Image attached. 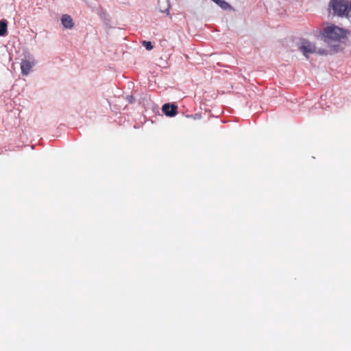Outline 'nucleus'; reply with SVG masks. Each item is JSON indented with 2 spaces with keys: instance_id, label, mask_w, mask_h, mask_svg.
<instances>
[{
  "instance_id": "7ed1b4c3",
  "label": "nucleus",
  "mask_w": 351,
  "mask_h": 351,
  "mask_svg": "<svg viewBox=\"0 0 351 351\" xmlns=\"http://www.w3.org/2000/svg\"><path fill=\"white\" fill-rule=\"evenodd\" d=\"M298 49L306 58H308L310 54L315 53L316 51L315 44L304 38H302L298 43Z\"/></svg>"
},
{
  "instance_id": "9d476101",
  "label": "nucleus",
  "mask_w": 351,
  "mask_h": 351,
  "mask_svg": "<svg viewBox=\"0 0 351 351\" xmlns=\"http://www.w3.org/2000/svg\"><path fill=\"white\" fill-rule=\"evenodd\" d=\"M165 2L167 3V8H165V10H162L160 8V12H163L167 15H169L170 14L169 10L171 8L170 0H165Z\"/></svg>"
},
{
  "instance_id": "0eeeda50",
  "label": "nucleus",
  "mask_w": 351,
  "mask_h": 351,
  "mask_svg": "<svg viewBox=\"0 0 351 351\" xmlns=\"http://www.w3.org/2000/svg\"><path fill=\"white\" fill-rule=\"evenodd\" d=\"M8 22L6 20L0 21V36H4L7 34Z\"/></svg>"
},
{
  "instance_id": "20e7f679",
  "label": "nucleus",
  "mask_w": 351,
  "mask_h": 351,
  "mask_svg": "<svg viewBox=\"0 0 351 351\" xmlns=\"http://www.w3.org/2000/svg\"><path fill=\"white\" fill-rule=\"evenodd\" d=\"M34 65L35 62L32 56H29L27 60H22L21 63V73L23 75H27Z\"/></svg>"
},
{
  "instance_id": "1a4fd4ad",
  "label": "nucleus",
  "mask_w": 351,
  "mask_h": 351,
  "mask_svg": "<svg viewBox=\"0 0 351 351\" xmlns=\"http://www.w3.org/2000/svg\"><path fill=\"white\" fill-rule=\"evenodd\" d=\"M86 5L91 8L93 10L97 11V3L96 0H84Z\"/></svg>"
},
{
  "instance_id": "6e6552de",
  "label": "nucleus",
  "mask_w": 351,
  "mask_h": 351,
  "mask_svg": "<svg viewBox=\"0 0 351 351\" xmlns=\"http://www.w3.org/2000/svg\"><path fill=\"white\" fill-rule=\"evenodd\" d=\"M216 4L224 10H234V8L231 6V5L224 0H219L217 2Z\"/></svg>"
},
{
  "instance_id": "f257e3e1",
  "label": "nucleus",
  "mask_w": 351,
  "mask_h": 351,
  "mask_svg": "<svg viewBox=\"0 0 351 351\" xmlns=\"http://www.w3.org/2000/svg\"><path fill=\"white\" fill-rule=\"evenodd\" d=\"M346 36L344 29L333 24L325 27L321 32L319 38L325 43L331 46V51H337L340 47L339 43Z\"/></svg>"
},
{
  "instance_id": "f8f14e48",
  "label": "nucleus",
  "mask_w": 351,
  "mask_h": 351,
  "mask_svg": "<svg viewBox=\"0 0 351 351\" xmlns=\"http://www.w3.org/2000/svg\"><path fill=\"white\" fill-rule=\"evenodd\" d=\"M315 53L322 56H326L328 55V53H331V52H329L328 50L324 49H319L318 50H316Z\"/></svg>"
},
{
  "instance_id": "39448f33",
  "label": "nucleus",
  "mask_w": 351,
  "mask_h": 351,
  "mask_svg": "<svg viewBox=\"0 0 351 351\" xmlns=\"http://www.w3.org/2000/svg\"><path fill=\"white\" fill-rule=\"evenodd\" d=\"M178 107L174 104H165L162 107L164 114L168 117H174L177 114Z\"/></svg>"
},
{
  "instance_id": "ddd939ff",
  "label": "nucleus",
  "mask_w": 351,
  "mask_h": 351,
  "mask_svg": "<svg viewBox=\"0 0 351 351\" xmlns=\"http://www.w3.org/2000/svg\"><path fill=\"white\" fill-rule=\"evenodd\" d=\"M126 99L130 104H133L135 101V98L133 95H128Z\"/></svg>"
},
{
  "instance_id": "f03ea898",
  "label": "nucleus",
  "mask_w": 351,
  "mask_h": 351,
  "mask_svg": "<svg viewBox=\"0 0 351 351\" xmlns=\"http://www.w3.org/2000/svg\"><path fill=\"white\" fill-rule=\"evenodd\" d=\"M328 9L332 10V14L339 17L351 18V3L348 0H330Z\"/></svg>"
},
{
  "instance_id": "9b49d317",
  "label": "nucleus",
  "mask_w": 351,
  "mask_h": 351,
  "mask_svg": "<svg viewBox=\"0 0 351 351\" xmlns=\"http://www.w3.org/2000/svg\"><path fill=\"white\" fill-rule=\"evenodd\" d=\"M143 45L145 47V49L147 50H149V51L152 50L154 47L152 42H150V41L144 40L143 42Z\"/></svg>"
},
{
  "instance_id": "423d86ee",
  "label": "nucleus",
  "mask_w": 351,
  "mask_h": 351,
  "mask_svg": "<svg viewBox=\"0 0 351 351\" xmlns=\"http://www.w3.org/2000/svg\"><path fill=\"white\" fill-rule=\"evenodd\" d=\"M61 22L66 29H71L74 25L72 18L68 14H63L62 16Z\"/></svg>"
}]
</instances>
